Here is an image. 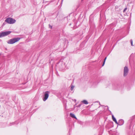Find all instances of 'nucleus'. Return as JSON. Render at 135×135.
Returning a JSON list of instances; mask_svg holds the SVG:
<instances>
[{
  "label": "nucleus",
  "mask_w": 135,
  "mask_h": 135,
  "mask_svg": "<svg viewBox=\"0 0 135 135\" xmlns=\"http://www.w3.org/2000/svg\"><path fill=\"white\" fill-rule=\"evenodd\" d=\"M20 39V38L18 37L12 38L8 40L7 43L8 44H13L18 41Z\"/></svg>",
  "instance_id": "f03ea898"
},
{
  "label": "nucleus",
  "mask_w": 135,
  "mask_h": 135,
  "mask_svg": "<svg viewBox=\"0 0 135 135\" xmlns=\"http://www.w3.org/2000/svg\"><path fill=\"white\" fill-rule=\"evenodd\" d=\"M81 102L85 104H88V102L87 100H84L83 101H82Z\"/></svg>",
  "instance_id": "9d476101"
},
{
  "label": "nucleus",
  "mask_w": 135,
  "mask_h": 135,
  "mask_svg": "<svg viewBox=\"0 0 135 135\" xmlns=\"http://www.w3.org/2000/svg\"><path fill=\"white\" fill-rule=\"evenodd\" d=\"M50 92L48 91L45 92L44 97L43 98V100L44 101H45L48 98Z\"/></svg>",
  "instance_id": "39448f33"
},
{
  "label": "nucleus",
  "mask_w": 135,
  "mask_h": 135,
  "mask_svg": "<svg viewBox=\"0 0 135 135\" xmlns=\"http://www.w3.org/2000/svg\"><path fill=\"white\" fill-rule=\"evenodd\" d=\"M128 69L127 67L125 66L124 70V76H126L128 73Z\"/></svg>",
  "instance_id": "423d86ee"
},
{
  "label": "nucleus",
  "mask_w": 135,
  "mask_h": 135,
  "mask_svg": "<svg viewBox=\"0 0 135 135\" xmlns=\"http://www.w3.org/2000/svg\"><path fill=\"white\" fill-rule=\"evenodd\" d=\"M49 28H52V26L50 25H49Z\"/></svg>",
  "instance_id": "dca6fc26"
},
{
  "label": "nucleus",
  "mask_w": 135,
  "mask_h": 135,
  "mask_svg": "<svg viewBox=\"0 0 135 135\" xmlns=\"http://www.w3.org/2000/svg\"><path fill=\"white\" fill-rule=\"evenodd\" d=\"M130 42H131V45L133 46V41L132 40H130Z\"/></svg>",
  "instance_id": "4468645a"
},
{
  "label": "nucleus",
  "mask_w": 135,
  "mask_h": 135,
  "mask_svg": "<svg viewBox=\"0 0 135 135\" xmlns=\"http://www.w3.org/2000/svg\"><path fill=\"white\" fill-rule=\"evenodd\" d=\"M2 40H0V41H2Z\"/></svg>",
  "instance_id": "a211bd4d"
},
{
  "label": "nucleus",
  "mask_w": 135,
  "mask_h": 135,
  "mask_svg": "<svg viewBox=\"0 0 135 135\" xmlns=\"http://www.w3.org/2000/svg\"><path fill=\"white\" fill-rule=\"evenodd\" d=\"M71 90L72 91L74 87V86L72 84L71 85Z\"/></svg>",
  "instance_id": "f8f14e48"
},
{
  "label": "nucleus",
  "mask_w": 135,
  "mask_h": 135,
  "mask_svg": "<svg viewBox=\"0 0 135 135\" xmlns=\"http://www.w3.org/2000/svg\"><path fill=\"white\" fill-rule=\"evenodd\" d=\"M63 59H61L56 65V66L59 67V69L60 71H64L66 69L65 63Z\"/></svg>",
  "instance_id": "f257e3e1"
},
{
  "label": "nucleus",
  "mask_w": 135,
  "mask_h": 135,
  "mask_svg": "<svg viewBox=\"0 0 135 135\" xmlns=\"http://www.w3.org/2000/svg\"><path fill=\"white\" fill-rule=\"evenodd\" d=\"M127 9V8H125L123 10V12H125L126 11Z\"/></svg>",
  "instance_id": "2eb2a0df"
},
{
  "label": "nucleus",
  "mask_w": 135,
  "mask_h": 135,
  "mask_svg": "<svg viewBox=\"0 0 135 135\" xmlns=\"http://www.w3.org/2000/svg\"><path fill=\"white\" fill-rule=\"evenodd\" d=\"M112 118L114 122L117 124H118V123L117 122L116 119L115 118L113 114L112 115Z\"/></svg>",
  "instance_id": "6e6552de"
},
{
  "label": "nucleus",
  "mask_w": 135,
  "mask_h": 135,
  "mask_svg": "<svg viewBox=\"0 0 135 135\" xmlns=\"http://www.w3.org/2000/svg\"><path fill=\"white\" fill-rule=\"evenodd\" d=\"M5 22L10 24H13L16 22V20L12 18H8L5 20Z\"/></svg>",
  "instance_id": "7ed1b4c3"
},
{
  "label": "nucleus",
  "mask_w": 135,
  "mask_h": 135,
  "mask_svg": "<svg viewBox=\"0 0 135 135\" xmlns=\"http://www.w3.org/2000/svg\"><path fill=\"white\" fill-rule=\"evenodd\" d=\"M70 116L71 117L73 118H75V119H77V118L75 117V115H74V114H73L71 113L70 114Z\"/></svg>",
  "instance_id": "1a4fd4ad"
},
{
  "label": "nucleus",
  "mask_w": 135,
  "mask_h": 135,
  "mask_svg": "<svg viewBox=\"0 0 135 135\" xmlns=\"http://www.w3.org/2000/svg\"><path fill=\"white\" fill-rule=\"evenodd\" d=\"M83 0H82V1Z\"/></svg>",
  "instance_id": "aec40b11"
},
{
  "label": "nucleus",
  "mask_w": 135,
  "mask_h": 135,
  "mask_svg": "<svg viewBox=\"0 0 135 135\" xmlns=\"http://www.w3.org/2000/svg\"><path fill=\"white\" fill-rule=\"evenodd\" d=\"M63 0H62V2L63 1Z\"/></svg>",
  "instance_id": "6ab92c4d"
},
{
  "label": "nucleus",
  "mask_w": 135,
  "mask_h": 135,
  "mask_svg": "<svg viewBox=\"0 0 135 135\" xmlns=\"http://www.w3.org/2000/svg\"><path fill=\"white\" fill-rule=\"evenodd\" d=\"M107 57H106L104 58V61L103 64V65H102V66H103L104 65L105 63V61H106V59H107Z\"/></svg>",
  "instance_id": "9b49d317"
},
{
  "label": "nucleus",
  "mask_w": 135,
  "mask_h": 135,
  "mask_svg": "<svg viewBox=\"0 0 135 135\" xmlns=\"http://www.w3.org/2000/svg\"><path fill=\"white\" fill-rule=\"evenodd\" d=\"M124 121L122 119H120L119 120L118 123V125L119 126H121L123 125L124 123Z\"/></svg>",
  "instance_id": "0eeeda50"
},
{
  "label": "nucleus",
  "mask_w": 135,
  "mask_h": 135,
  "mask_svg": "<svg viewBox=\"0 0 135 135\" xmlns=\"http://www.w3.org/2000/svg\"><path fill=\"white\" fill-rule=\"evenodd\" d=\"M82 104H79V105H78L76 107H80L81 106V105Z\"/></svg>",
  "instance_id": "ddd939ff"
},
{
  "label": "nucleus",
  "mask_w": 135,
  "mask_h": 135,
  "mask_svg": "<svg viewBox=\"0 0 135 135\" xmlns=\"http://www.w3.org/2000/svg\"><path fill=\"white\" fill-rule=\"evenodd\" d=\"M5 25V23H3V25Z\"/></svg>",
  "instance_id": "f3484780"
},
{
  "label": "nucleus",
  "mask_w": 135,
  "mask_h": 135,
  "mask_svg": "<svg viewBox=\"0 0 135 135\" xmlns=\"http://www.w3.org/2000/svg\"><path fill=\"white\" fill-rule=\"evenodd\" d=\"M11 33L10 31L3 32H0V37H2L8 35Z\"/></svg>",
  "instance_id": "20e7f679"
}]
</instances>
